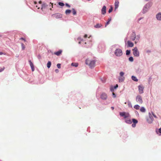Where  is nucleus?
Instances as JSON below:
<instances>
[{
  "label": "nucleus",
  "mask_w": 161,
  "mask_h": 161,
  "mask_svg": "<svg viewBox=\"0 0 161 161\" xmlns=\"http://www.w3.org/2000/svg\"><path fill=\"white\" fill-rule=\"evenodd\" d=\"M53 3H49L48 4L44 3L42 5L41 9L42 11H46L48 9L51 10L52 8H50V7L52 6V7L53 8Z\"/></svg>",
  "instance_id": "obj_1"
},
{
  "label": "nucleus",
  "mask_w": 161,
  "mask_h": 161,
  "mask_svg": "<svg viewBox=\"0 0 161 161\" xmlns=\"http://www.w3.org/2000/svg\"><path fill=\"white\" fill-rule=\"evenodd\" d=\"M86 64L88 65L90 68L94 67L95 64V62L94 60H90L89 59H86Z\"/></svg>",
  "instance_id": "obj_2"
},
{
  "label": "nucleus",
  "mask_w": 161,
  "mask_h": 161,
  "mask_svg": "<svg viewBox=\"0 0 161 161\" xmlns=\"http://www.w3.org/2000/svg\"><path fill=\"white\" fill-rule=\"evenodd\" d=\"M119 114L121 116L123 117L125 119L130 117V115L128 113L121 112H120Z\"/></svg>",
  "instance_id": "obj_3"
},
{
  "label": "nucleus",
  "mask_w": 161,
  "mask_h": 161,
  "mask_svg": "<svg viewBox=\"0 0 161 161\" xmlns=\"http://www.w3.org/2000/svg\"><path fill=\"white\" fill-rule=\"evenodd\" d=\"M114 53L117 56H120L122 54V52L121 49H117L115 50Z\"/></svg>",
  "instance_id": "obj_4"
},
{
  "label": "nucleus",
  "mask_w": 161,
  "mask_h": 161,
  "mask_svg": "<svg viewBox=\"0 0 161 161\" xmlns=\"http://www.w3.org/2000/svg\"><path fill=\"white\" fill-rule=\"evenodd\" d=\"M147 120L149 123H151L153 120V118L150 113H149V117L147 118Z\"/></svg>",
  "instance_id": "obj_5"
},
{
  "label": "nucleus",
  "mask_w": 161,
  "mask_h": 161,
  "mask_svg": "<svg viewBox=\"0 0 161 161\" xmlns=\"http://www.w3.org/2000/svg\"><path fill=\"white\" fill-rule=\"evenodd\" d=\"M133 54L134 56L138 57L139 55V53L136 47H135L132 50Z\"/></svg>",
  "instance_id": "obj_6"
},
{
  "label": "nucleus",
  "mask_w": 161,
  "mask_h": 161,
  "mask_svg": "<svg viewBox=\"0 0 161 161\" xmlns=\"http://www.w3.org/2000/svg\"><path fill=\"white\" fill-rule=\"evenodd\" d=\"M136 101L140 104H142L143 101L141 96L140 95H137L136 97Z\"/></svg>",
  "instance_id": "obj_7"
},
{
  "label": "nucleus",
  "mask_w": 161,
  "mask_h": 161,
  "mask_svg": "<svg viewBox=\"0 0 161 161\" xmlns=\"http://www.w3.org/2000/svg\"><path fill=\"white\" fill-rule=\"evenodd\" d=\"M139 92L140 94H142L143 93L144 86L142 85H139L138 86Z\"/></svg>",
  "instance_id": "obj_8"
},
{
  "label": "nucleus",
  "mask_w": 161,
  "mask_h": 161,
  "mask_svg": "<svg viewBox=\"0 0 161 161\" xmlns=\"http://www.w3.org/2000/svg\"><path fill=\"white\" fill-rule=\"evenodd\" d=\"M52 16L56 19L61 18L62 17V15L58 13L52 14Z\"/></svg>",
  "instance_id": "obj_9"
},
{
  "label": "nucleus",
  "mask_w": 161,
  "mask_h": 161,
  "mask_svg": "<svg viewBox=\"0 0 161 161\" xmlns=\"http://www.w3.org/2000/svg\"><path fill=\"white\" fill-rule=\"evenodd\" d=\"M100 97L103 100H106L107 98V96L106 93H103L101 95Z\"/></svg>",
  "instance_id": "obj_10"
},
{
  "label": "nucleus",
  "mask_w": 161,
  "mask_h": 161,
  "mask_svg": "<svg viewBox=\"0 0 161 161\" xmlns=\"http://www.w3.org/2000/svg\"><path fill=\"white\" fill-rule=\"evenodd\" d=\"M136 37V34L134 32H133L131 35V36H130V39L134 41L135 38Z\"/></svg>",
  "instance_id": "obj_11"
},
{
  "label": "nucleus",
  "mask_w": 161,
  "mask_h": 161,
  "mask_svg": "<svg viewBox=\"0 0 161 161\" xmlns=\"http://www.w3.org/2000/svg\"><path fill=\"white\" fill-rule=\"evenodd\" d=\"M102 14H104L106 13V7L105 6H103L101 10Z\"/></svg>",
  "instance_id": "obj_12"
},
{
  "label": "nucleus",
  "mask_w": 161,
  "mask_h": 161,
  "mask_svg": "<svg viewBox=\"0 0 161 161\" xmlns=\"http://www.w3.org/2000/svg\"><path fill=\"white\" fill-rule=\"evenodd\" d=\"M125 122L128 124H131L132 123L129 117L125 119Z\"/></svg>",
  "instance_id": "obj_13"
},
{
  "label": "nucleus",
  "mask_w": 161,
  "mask_h": 161,
  "mask_svg": "<svg viewBox=\"0 0 161 161\" xmlns=\"http://www.w3.org/2000/svg\"><path fill=\"white\" fill-rule=\"evenodd\" d=\"M127 43L128 44V47H132L134 46V44L129 41H127Z\"/></svg>",
  "instance_id": "obj_14"
},
{
  "label": "nucleus",
  "mask_w": 161,
  "mask_h": 161,
  "mask_svg": "<svg viewBox=\"0 0 161 161\" xmlns=\"http://www.w3.org/2000/svg\"><path fill=\"white\" fill-rule=\"evenodd\" d=\"M62 52V50H60L57 52H54V54L58 56H59L61 54Z\"/></svg>",
  "instance_id": "obj_15"
},
{
  "label": "nucleus",
  "mask_w": 161,
  "mask_h": 161,
  "mask_svg": "<svg viewBox=\"0 0 161 161\" xmlns=\"http://www.w3.org/2000/svg\"><path fill=\"white\" fill-rule=\"evenodd\" d=\"M157 19L159 20H161V13H159L156 15Z\"/></svg>",
  "instance_id": "obj_16"
},
{
  "label": "nucleus",
  "mask_w": 161,
  "mask_h": 161,
  "mask_svg": "<svg viewBox=\"0 0 161 161\" xmlns=\"http://www.w3.org/2000/svg\"><path fill=\"white\" fill-rule=\"evenodd\" d=\"M125 80V77L123 76H120L119 78V80L120 82H122L123 81Z\"/></svg>",
  "instance_id": "obj_17"
},
{
  "label": "nucleus",
  "mask_w": 161,
  "mask_h": 161,
  "mask_svg": "<svg viewBox=\"0 0 161 161\" xmlns=\"http://www.w3.org/2000/svg\"><path fill=\"white\" fill-rule=\"evenodd\" d=\"M119 2L117 1H116L115 3V9L117 8L119 6Z\"/></svg>",
  "instance_id": "obj_18"
},
{
  "label": "nucleus",
  "mask_w": 161,
  "mask_h": 161,
  "mask_svg": "<svg viewBox=\"0 0 161 161\" xmlns=\"http://www.w3.org/2000/svg\"><path fill=\"white\" fill-rule=\"evenodd\" d=\"M102 26V25L99 24H97L95 25L94 27L96 28H99Z\"/></svg>",
  "instance_id": "obj_19"
},
{
  "label": "nucleus",
  "mask_w": 161,
  "mask_h": 161,
  "mask_svg": "<svg viewBox=\"0 0 161 161\" xmlns=\"http://www.w3.org/2000/svg\"><path fill=\"white\" fill-rule=\"evenodd\" d=\"M140 111L144 113L146 111V109L144 107H142L140 109Z\"/></svg>",
  "instance_id": "obj_20"
},
{
  "label": "nucleus",
  "mask_w": 161,
  "mask_h": 161,
  "mask_svg": "<svg viewBox=\"0 0 161 161\" xmlns=\"http://www.w3.org/2000/svg\"><path fill=\"white\" fill-rule=\"evenodd\" d=\"M131 78L132 80H134V81H137L138 80L134 76H132L131 77Z\"/></svg>",
  "instance_id": "obj_21"
},
{
  "label": "nucleus",
  "mask_w": 161,
  "mask_h": 161,
  "mask_svg": "<svg viewBox=\"0 0 161 161\" xmlns=\"http://www.w3.org/2000/svg\"><path fill=\"white\" fill-rule=\"evenodd\" d=\"M140 107V106L138 105H137V104L135 105L134 106V108L137 110H138V109H139Z\"/></svg>",
  "instance_id": "obj_22"
},
{
  "label": "nucleus",
  "mask_w": 161,
  "mask_h": 161,
  "mask_svg": "<svg viewBox=\"0 0 161 161\" xmlns=\"http://www.w3.org/2000/svg\"><path fill=\"white\" fill-rule=\"evenodd\" d=\"M51 65V63L50 61H48L47 64V67L48 68H49L50 67Z\"/></svg>",
  "instance_id": "obj_23"
},
{
  "label": "nucleus",
  "mask_w": 161,
  "mask_h": 161,
  "mask_svg": "<svg viewBox=\"0 0 161 161\" xmlns=\"http://www.w3.org/2000/svg\"><path fill=\"white\" fill-rule=\"evenodd\" d=\"M71 65L72 66H75V67H76L78 66V64L77 63H72L71 64Z\"/></svg>",
  "instance_id": "obj_24"
},
{
  "label": "nucleus",
  "mask_w": 161,
  "mask_h": 161,
  "mask_svg": "<svg viewBox=\"0 0 161 161\" xmlns=\"http://www.w3.org/2000/svg\"><path fill=\"white\" fill-rule=\"evenodd\" d=\"M71 12V11L70 10L67 9L66 10L65 13L66 14H69Z\"/></svg>",
  "instance_id": "obj_25"
},
{
  "label": "nucleus",
  "mask_w": 161,
  "mask_h": 161,
  "mask_svg": "<svg viewBox=\"0 0 161 161\" xmlns=\"http://www.w3.org/2000/svg\"><path fill=\"white\" fill-rule=\"evenodd\" d=\"M132 122L133 123L136 124L138 122V121L135 119H132Z\"/></svg>",
  "instance_id": "obj_26"
},
{
  "label": "nucleus",
  "mask_w": 161,
  "mask_h": 161,
  "mask_svg": "<svg viewBox=\"0 0 161 161\" xmlns=\"http://www.w3.org/2000/svg\"><path fill=\"white\" fill-rule=\"evenodd\" d=\"M72 10L73 14L74 15H75V14H76V12L75 10V9L72 8Z\"/></svg>",
  "instance_id": "obj_27"
},
{
  "label": "nucleus",
  "mask_w": 161,
  "mask_h": 161,
  "mask_svg": "<svg viewBox=\"0 0 161 161\" xmlns=\"http://www.w3.org/2000/svg\"><path fill=\"white\" fill-rule=\"evenodd\" d=\"M130 50H127L126 51V55H129L130 54Z\"/></svg>",
  "instance_id": "obj_28"
},
{
  "label": "nucleus",
  "mask_w": 161,
  "mask_h": 161,
  "mask_svg": "<svg viewBox=\"0 0 161 161\" xmlns=\"http://www.w3.org/2000/svg\"><path fill=\"white\" fill-rule=\"evenodd\" d=\"M129 60L130 61L133 62V58L132 57H130L129 58Z\"/></svg>",
  "instance_id": "obj_29"
},
{
  "label": "nucleus",
  "mask_w": 161,
  "mask_h": 161,
  "mask_svg": "<svg viewBox=\"0 0 161 161\" xmlns=\"http://www.w3.org/2000/svg\"><path fill=\"white\" fill-rule=\"evenodd\" d=\"M124 74H125L123 72H121L119 73L120 75V76H121V77L123 76V75H124Z\"/></svg>",
  "instance_id": "obj_30"
},
{
  "label": "nucleus",
  "mask_w": 161,
  "mask_h": 161,
  "mask_svg": "<svg viewBox=\"0 0 161 161\" xmlns=\"http://www.w3.org/2000/svg\"><path fill=\"white\" fill-rule=\"evenodd\" d=\"M58 5H59L60 6H64V4L63 3H62V2H59L58 3Z\"/></svg>",
  "instance_id": "obj_31"
},
{
  "label": "nucleus",
  "mask_w": 161,
  "mask_h": 161,
  "mask_svg": "<svg viewBox=\"0 0 161 161\" xmlns=\"http://www.w3.org/2000/svg\"><path fill=\"white\" fill-rule=\"evenodd\" d=\"M5 69V68L4 67H3L2 68H0V72H1L2 71H3Z\"/></svg>",
  "instance_id": "obj_32"
},
{
  "label": "nucleus",
  "mask_w": 161,
  "mask_h": 161,
  "mask_svg": "<svg viewBox=\"0 0 161 161\" xmlns=\"http://www.w3.org/2000/svg\"><path fill=\"white\" fill-rule=\"evenodd\" d=\"M21 47H22V49L23 50H24L25 48V47L24 45V44H23V43H21Z\"/></svg>",
  "instance_id": "obj_33"
},
{
  "label": "nucleus",
  "mask_w": 161,
  "mask_h": 161,
  "mask_svg": "<svg viewBox=\"0 0 161 161\" xmlns=\"http://www.w3.org/2000/svg\"><path fill=\"white\" fill-rule=\"evenodd\" d=\"M57 67L59 69L60 68H61V64H57Z\"/></svg>",
  "instance_id": "obj_34"
},
{
  "label": "nucleus",
  "mask_w": 161,
  "mask_h": 161,
  "mask_svg": "<svg viewBox=\"0 0 161 161\" xmlns=\"http://www.w3.org/2000/svg\"><path fill=\"white\" fill-rule=\"evenodd\" d=\"M112 10H113V8H110L108 10V12L109 13H111L112 11Z\"/></svg>",
  "instance_id": "obj_35"
},
{
  "label": "nucleus",
  "mask_w": 161,
  "mask_h": 161,
  "mask_svg": "<svg viewBox=\"0 0 161 161\" xmlns=\"http://www.w3.org/2000/svg\"><path fill=\"white\" fill-rule=\"evenodd\" d=\"M30 65L31 67H34L33 64L31 62V61H30Z\"/></svg>",
  "instance_id": "obj_36"
},
{
  "label": "nucleus",
  "mask_w": 161,
  "mask_h": 161,
  "mask_svg": "<svg viewBox=\"0 0 161 161\" xmlns=\"http://www.w3.org/2000/svg\"><path fill=\"white\" fill-rule=\"evenodd\" d=\"M112 95L115 98L116 97V95L114 92H113Z\"/></svg>",
  "instance_id": "obj_37"
},
{
  "label": "nucleus",
  "mask_w": 161,
  "mask_h": 161,
  "mask_svg": "<svg viewBox=\"0 0 161 161\" xmlns=\"http://www.w3.org/2000/svg\"><path fill=\"white\" fill-rule=\"evenodd\" d=\"M136 124H134V123H133L132 125V126L133 127H135L136 126Z\"/></svg>",
  "instance_id": "obj_38"
},
{
  "label": "nucleus",
  "mask_w": 161,
  "mask_h": 161,
  "mask_svg": "<svg viewBox=\"0 0 161 161\" xmlns=\"http://www.w3.org/2000/svg\"><path fill=\"white\" fill-rule=\"evenodd\" d=\"M65 5L67 6V7H69V8H70V6L68 3H66L65 4Z\"/></svg>",
  "instance_id": "obj_39"
},
{
  "label": "nucleus",
  "mask_w": 161,
  "mask_h": 161,
  "mask_svg": "<svg viewBox=\"0 0 161 161\" xmlns=\"http://www.w3.org/2000/svg\"><path fill=\"white\" fill-rule=\"evenodd\" d=\"M128 105L129 107H132V106L131 104L130 103H128Z\"/></svg>",
  "instance_id": "obj_40"
},
{
  "label": "nucleus",
  "mask_w": 161,
  "mask_h": 161,
  "mask_svg": "<svg viewBox=\"0 0 161 161\" xmlns=\"http://www.w3.org/2000/svg\"><path fill=\"white\" fill-rule=\"evenodd\" d=\"M110 90L112 92H113L114 91V89L113 88H110Z\"/></svg>",
  "instance_id": "obj_41"
},
{
  "label": "nucleus",
  "mask_w": 161,
  "mask_h": 161,
  "mask_svg": "<svg viewBox=\"0 0 161 161\" xmlns=\"http://www.w3.org/2000/svg\"><path fill=\"white\" fill-rule=\"evenodd\" d=\"M118 87V85L117 84L114 87V89H116Z\"/></svg>",
  "instance_id": "obj_42"
},
{
  "label": "nucleus",
  "mask_w": 161,
  "mask_h": 161,
  "mask_svg": "<svg viewBox=\"0 0 161 161\" xmlns=\"http://www.w3.org/2000/svg\"><path fill=\"white\" fill-rule=\"evenodd\" d=\"M109 21H108L107 22V23H106V24L105 27H106V26L107 25H108V24H109Z\"/></svg>",
  "instance_id": "obj_43"
},
{
  "label": "nucleus",
  "mask_w": 161,
  "mask_h": 161,
  "mask_svg": "<svg viewBox=\"0 0 161 161\" xmlns=\"http://www.w3.org/2000/svg\"><path fill=\"white\" fill-rule=\"evenodd\" d=\"M158 132L160 133H161V128H160L158 130Z\"/></svg>",
  "instance_id": "obj_44"
},
{
  "label": "nucleus",
  "mask_w": 161,
  "mask_h": 161,
  "mask_svg": "<svg viewBox=\"0 0 161 161\" xmlns=\"http://www.w3.org/2000/svg\"><path fill=\"white\" fill-rule=\"evenodd\" d=\"M20 40H24V41H25V39H24V38H20Z\"/></svg>",
  "instance_id": "obj_45"
},
{
  "label": "nucleus",
  "mask_w": 161,
  "mask_h": 161,
  "mask_svg": "<svg viewBox=\"0 0 161 161\" xmlns=\"http://www.w3.org/2000/svg\"><path fill=\"white\" fill-rule=\"evenodd\" d=\"M55 71L56 72V73H58V72L59 71V70L58 69H56L55 70Z\"/></svg>",
  "instance_id": "obj_46"
},
{
  "label": "nucleus",
  "mask_w": 161,
  "mask_h": 161,
  "mask_svg": "<svg viewBox=\"0 0 161 161\" xmlns=\"http://www.w3.org/2000/svg\"><path fill=\"white\" fill-rule=\"evenodd\" d=\"M31 69H32V71H34V67H31Z\"/></svg>",
  "instance_id": "obj_47"
},
{
  "label": "nucleus",
  "mask_w": 161,
  "mask_h": 161,
  "mask_svg": "<svg viewBox=\"0 0 161 161\" xmlns=\"http://www.w3.org/2000/svg\"><path fill=\"white\" fill-rule=\"evenodd\" d=\"M87 36V35L86 34H85L84 36V37L85 38H86Z\"/></svg>",
  "instance_id": "obj_48"
},
{
  "label": "nucleus",
  "mask_w": 161,
  "mask_h": 161,
  "mask_svg": "<svg viewBox=\"0 0 161 161\" xmlns=\"http://www.w3.org/2000/svg\"><path fill=\"white\" fill-rule=\"evenodd\" d=\"M111 18H110L108 19V21H109V22L111 21Z\"/></svg>",
  "instance_id": "obj_49"
},
{
  "label": "nucleus",
  "mask_w": 161,
  "mask_h": 161,
  "mask_svg": "<svg viewBox=\"0 0 161 161\" xmlns=\"http://www.w3.org/2000/svg\"><path fill=\"white\" fill-rule=\"evenodd\" d=\"M152 114H153V116L155 118H157L155 114H154L153 113H152Z\"/></svg>",
  "instance_id": "obj_50"
},
{
  "label": "nucleus",
  "mask_w": 161,
  "mask_h": 161,
  "mask_svg": "<svg viewBox=\"0 0 161 161\" xmlns=\"http://www.w3.org/2000/svg\"><path fill=\"white\" fill-rule=\"evenodd\" d=\"M3 54V53L2 52H0V55H2ZM4 54H5V53H3Z\"/></svg>",
  "instance_id": "obj_51"
},
{
  "label": "nucleus",
  "mask_w": 161,
  "mask_h": 161,
  "mask_svg": "<svg viewBox=\"0 0 161 161\" xmlns=\"http://www.w3.org/2000/svg\"><path fill=\"white\" fill-rule=\"evenodd\" d=\"M111 108L113 110H114V107H111Z\"/></svg>",
  "instance_id": "obj_52"
},
{
  "label": "nucleus",
  "mask_w": 161,
  "mask_h": 161,
  "mask_svg": "<svg viewBox=\"0 0 161 161\" xmlns=\"http://www.w3.org/2000/svg\"><path fill=\"white\" fill-rule=\"evenodd\" d=\"M39 3H40V4H41V3H42V1H40L39 2Z\"/></svg>",
  "instance_id": "obj_53"
},
{
  "label": "nucleus",
  "mask_w": 161,
  "mask_h": 161,
  "mask_svg": "<svg viewBox=\"0 0 161 161\" xmlns=\"http://www.w3.org/2000/svg\"><path fill=\"white\" fill-rule=\"evenodd\" d=\"M34 3L35 4H36L37 3L35 1L34 2Z\"/></svg>",
  "instance_id": "obj_54"
},
{
  "label": "nucleus",
  "mask_w": 161,
  "mask_h": 161,
  "mask_svg": "<svg viewBox=\"0 0 161 161\" xmlns=\"http://www.w3.org/2000/svg\"><path fill=\"white\" fill-rule=\"evenodd\" d=\"M79 44H80V42H79Z\"/></svg>",
  "instance_id": "obj_55"
},
{
  "label": "nucleus",
  "mask_w": 161,
  "mask_h": 161,
  "mask_svg": "<svg viewBox=\"0 0 161 161\" xmlns=\"http://www.w3.org/2000/svg\"><path fill=\"white\" fill-rule=\"evenodd\" d=\"M36 7H38V6L36 5Z\"/></svg>",
  "instance_id": "obj_56"
},
{
  "label": "nucleus",
  "mask_w": 161,
  "mask_h": 161,
  "mask_svg": "<svg viewBox=\"0 0 161 161\" xmlns=\"http://www.w3.org/2000/svg\"><path fill=\"white\" fill-rule=\"evenodd\" d=\"M37 8H38V9H39V8L38 7Z\"/></svg>",
  "instance_id": "obj_57"
},
{
  "label": "nucleus",
  "mask_w": 161,
  "mask_h": 161,
  "mask_svg": "<svg viewBox=\"0 0 161 161\" xmlns=\"http://www.w3.org/2000/svg\"><path fill=\"white\" fill-rule=\"evenodd\" d=\"M1 35H0V37H1Z\"/></svg>",
  "instance_id": "obj_58"
}]
</instances>
